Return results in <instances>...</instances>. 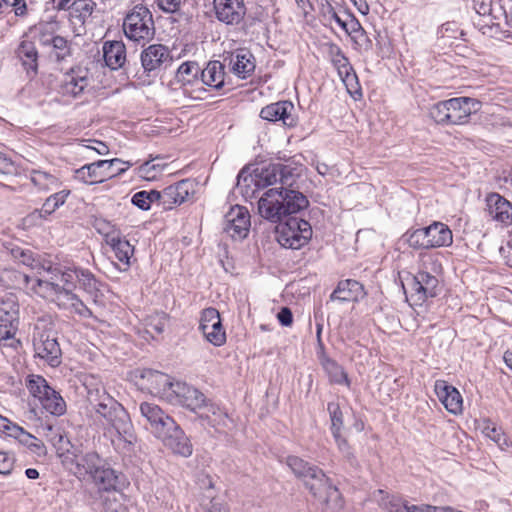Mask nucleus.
<instances>
[{"label":"nucleus","mask_w":512,"mask_h":512,"mask_svg":"<svg viewBox=\"0 0 512 512\" xmlns=\"http://www.w3.org/2000/svg\"><path fill=\"white\" fill-rule=\"evenodd\" d=\"M92 406L103 427L104 435L114 445L120 442L132 445L136 441L133 424L128 412L112 396H105Z\"/></svg>","instance_id":"3"},{"label":"nucleus","mask_w":512,"mask_h":512,"mask_svg":"<svg viewBox=\"0 0 512 512\" xmlns=\"http://www.w3.org/2000/svg\"><path fill=\"white\" fill-rule=\"evenodd\" d=\"M480 102L470 97H456L439 101L430 109V115L436 123L442 125H462L468 122L470 115L479 109Z\"/></svg>","instance_id":"5"},{"label":"nucleus","mask_w":512,"mask_h":512,"mask_svg":"<svg viewBox=\"0 0 512 512\" xmlns=\"http://www.w3.org/2000/svg\"><path fill=\"white\" fill-rule=\"evenodd\" d=\"M276 240L284 248L300 249L308 243L312 237V228L308 221L289 217L285 222L276 227Z\"/></svg>","instance_id":"9"},{"label":"nucleus","mask_w":512,"mask_h":512,"mask_svg":"<svg viewBox=\"0 0 512 512\" xmlns=\"http://www.w3.org/2000/svg\"><path fill=\"white\" fill-rule=\"evenodd\" d=\"M305 487L315 499L324 503L327 508L337 511L343 507L342 497L338 488L332 484L324 471L318 466L304 480Z\"/></svg>","instance_id":"7"},{"label":"nucleus","mask_w":512,"mask_h":512,"mask_svg":"<svg viewBox=\"0 0 512 512\" xmlns=\"http://www.w3.org/2000/svg\"><path fill=\"white\" fill-rule=\"evenodd\" d=\"M143 72L137 74L142 85L150 84L160 71L172 62L170 50L162 44H151L140 55Z\"/></svg>","instance_id":"10"},{"label":"nucleus","mask_w":512,"mask_h":512,"mask_svg":"<svg viewBox=\"0 0 512 512\" xmlns=\"http://www.w3.org/2000/svg\"><path fill=\"white\" fill-rule=\"evenodd\" d=\"M107 244L111 247L115 258L118 260V269L126 271L130 267V259L134 254V248L128 240L122 238L119 234L117 236H110Z\"/></svg>","instance_id":"33"},{"label":"nucleus","mask_w":512,"mask_h":512,"mask_svg":"<svg viewBox=\"0 0 512 512\" xmlns=\"http://www.w3.org/2000/svg\"><path fill=\"white\" fill-rule=\"evenodd\" d=\"M35 282L36 295L56 303L60 308L69 309L82 317H90L91 311L73 292L76 283L90 294L96 296L99 282L94 275L86 269L67 267L64 270H44Z\"/></svg>","instance_id":"1"},{"label":"nucleus","mask_w":512,"mask_h":512,"mask_svg":"<svg viewBox=\"0 0 512 512\" xmlns=\"http://www.w3.org/2000/svg\"><path fill=\"white\" fill-rule=\"evenodd\" d=\"M12 255L17 261L36 271L35 275H23L27 288L35 294V282L43 276L42 273H44V270L58 269V267H53L49 263H42L39 259L35 258L34 253L31 250L15 248L12 250Z\"/></svg>","instance_id":"22"},{"label":"nucleus","mask_w":512,"mask_h":512,"mask_svg":"<svg viewBox=\"0 0 512 512\" xmlns=\"http://www.w3.org/2000/svg\"><path fill=\"white\" fill-rule=\"evenodd\" d=\"M160 201V192L156 190L139 191L132 196L131 202L141 210H149L151 204Z\"/></svg>","instance_id":"50"},{"label":"nucleus","mask_w":512,"mask_h":512,"mask_svg":"<svg viewBox=\"0 0 512 512\" xmlns=\"http://www.w3.org/2000/svg\"><path fill=\"white\" fill-rule=\"evenodd\" d=\"M0 433L7 437L14 438L23 446H26L28 441L31 440L32 434L24 430L18 424L12 422L8 418L0 414Z\"/></svg>","instance_id":"38"},{"label":"nucleus","mask_w":512,"mask_h":512,"mask_svg":"<svg viewBox=\"0 0 512 512\" xmlns=\"http://www.w3.org/2000/svg\"><path fill=\"white\" fill-rule=\"evenodd\" d=\"M380 507L387 512H441L442 509L430 505H409L407 501L395 495L378 490L375 495Z\"/></svg>","instance_id":"23"},{"label":"nucleus","mask_w":512,"mask_h":512,"mask_svg":"<svg viewBox=\"0 0 512 512\" xmlns=\"http://www.w3.org/2000/svg\"><path fill=\"white\" fill-rule=\"evenodd\" d=\"M200 84L214 89H220L224 85V67L219 61H212L200 71Z\"/></svg>","instance_id":"36"},{"label":"nucleus","mask_w":512,"mask_h":512,"mask_svg":"<svg viewBox=\"0 0 512 512\" xmlns=\"http://www.w3.org/2000/svg\"><path fill=\"white\" fill-rule=\"evenodd\" d=\"M5 12L9 8H13L16 16H24L27 13L25 0H3Z\"/></svg>","instance_id":"63"},{"label":"nucleus","mask_w":512,"mask_h":512,"mask_svg":"<svg viewBox=\"0 0 512 512\" xmlns=\"http://www.w3.org/2000/svg\"><path fill=\"white\" fill-rule=\"evenodd\" d=\"M136 385L144 391L168 401L172 399L174 384L169 375L160 371L142 368L133 372Z\"/></svg>","instance_id":"12"},{"label":"nucleus","mask_w":512,"mask_h":512,"mask_svg":"<svg viewBox=\"0 0 512 512\" xmlns=\"http://www.w3.org/2000/svg\"><path fill=\"white\" fill-rule=\"evenodd\" d=\"M27 388L30 394L41 402L53 389L40 375H31L27 380Z\"/></svg>","instance_id":"44"},{"label":"nucleus","mask_w":512,"mask_h":512,"mask_svg":"<svg viewBox=\"0 0 512 512\" xmlns=\"http://www.w3.org/2000/svg\"><path fill=\"white\" fill-rule=\"evenodd\" d=\"M198 512H227V510L212 493H209L202 498Z\"/></svg>","instance_id":"58"},{"label":"nucleus","mask_w":512,"mask_h":512,"mask_svg":"<svg viewBox=\"0 0 512 512\" xmlns=\"http://www.w3.org/2000/svg\"><path fill=\"white\" fill-rule=\"evenodd\" d=\"M70 195V190H61L52 195H50L42 205L39 213L41 217H47L55 212L60 206H62L68 196Z\"/></svg>","instance_id":"45"},{"label":"nucleus","mask_w":512,"mask_h":512,"mask_svg":"<svg viewBox=\"0 0 512 512\" xmlns=\"http://www.w3.org/2000/svg\"><path fill=\"white\" fill-rule=\"evenodd\" d=\"M201 68L194 61H187L180 65L176 72V80L183 86L200 84Z\"/></svg>","instance_id":"39"},{"label":"nucleus","mask_w":512,"mask_h":512,"mask_svg":"<svg viewBox=\"0 0 512 512\" xmlns=\"http://www.w3.org/2000/svg\"><path fill=\"white\" fill-rule=\"evenodd\" d=\"M438 39L441 40L443 45H452L453 40H457L464 36L463 30L455 21H448L443 23L437 31Z\"/></svg>","instance_id":"43"},{"label":"nucleus","mask_w":512,"mask_h":512,"mask_svg":"<svg viewBox=\"0 0 512 512\" xmlns=\"http://www.w3.org/2000/svg\"><path fill=\"white\" fill-rule=\"evenodd\" d=\"M229 65L235 75L246 79L255 70L254 56L246 49H239L231 54Z\"/></svg>","instance_id":"32"},{"label":"nucleus","mask_w":512,"mask_h":512,"mask_svg":"<svg viewBox=\"0 0 512 512\" xmlns=\"http://www.w3.org/2000/svg\"><path fill=\"white\" fill-rule=\"evenodd\" d=\"M90 85L89 72L82 67L67 71L59 84L58 93L66 101L78 99Z\"/></svg>","instance_id":"14"},{"label":"nucleus","mask_w":512,"mask_h":512,"mask_svg":"<svg viewBox=\"0 0 512 512\" xmlns=\"http://www.w3.org/2000/svg\"><path fill=\"white\" fill-rule=\"evenodd\" d=\"M40 404L42 407L50 414L52 415H62L66 411V403L64 399L61 397V395L56 392L55 390H52L49 392V395H47Z\"/></svg>","instance_id":"46"},{"label":"nucleus","mask_w":512,"mask_h":512,"mask_svg":"<svg viewBox=\"0 0 512 512\" xmlns=\"http://www.w3.org/2000/svg\"><path fill=\"white\" fill-rule=\"evenodd\" d=\"M275 166L279 168V172L277 173L278 181L281 183V187L284 186H292L294 182V177L298 174L297 168L292 165V163H275Z\"/></svg>","instance_id":"52"},{"label":"nucleus","mask_w":512,"mask_h":512,"mask_svg":"<svg viewBox=\"0 0 512 512\" xmlns=\"http://www.w3.org/2000/svg\"><path fill=\"white\" fill-rule=\"evenodd\" d=\"M35 31L37 33L39 43L46 47L50 46V44L53 43L54 39L58 36L54 34L53 25L50 23L39 24L35 27Z\"/></svg>","instance_id":"57"},{"label":"nucleus","mask_w":512,"mask_h":512,"mask_svg":"<svg viewBox=\"0 0 512 512\" xmlns=\"http://www.w3.org/2000/svg\"><path fill=\"white\" fill-rule=\"evenodd\" d=\"M327 410H328L330 420H331V427H330L331 432L337 433L338 431H342L344 421H343V413H342L339 403L329 402L327 405Z\"/></svg>","instance_id":"53"},{"label":"nucleus","mask_w":512,"mask_h":512,"mask_svg":"<svg viewBox=\"0 0 512 512\" xmlns=\"http://www.w3.org/2000/svg\"><path fill=\"white\" fill-rule=\"evenodd\" d=\"M427 261L433 265V272L437 271V263L432 257H428L427 260L423 259L421 269L412 277L409 284L411 296L416 302H423L428 298L435 297L439 291L438 278L426 270Z\"/></svg>","instance_id":"13"},{"label":"nucleus","mask_w":512,"mask_h":512,"mask_svg":"<svg viewBox=\"0 0 512 512\" xmlns=\"http://www.w3.org/2000/svg\"><path fill=\"white\" fill-rule=\"evenodd\" d=\"M404 237L409 247L413 249H430L425 228L408 230Z\"/></svg>","instance_id":"49"},{"label":"nucleus","mask_w":512,"mask_h":512,"mask_svg":"<svg viewBox=\"0 0 512 512\" xmlns=\"http://www.w3.org/2000/svg\"><path fill=\"white\" fill-rule=\"evenodd\" d=\"M163 167L159 164H155L154 161H146L141 164L137 169V175L140 178L151 181L155 180L162 172Z\"/></svg>","instance_id":"56"},{"label":"nucleus","mask_w":512,"mask_h":512,"mask_svg":"<svg viewBox=\"0 0 512 512\" xmlns=\"http://www.w3.org/2000/svg\"><path fill=\"white\" fill-rule=\"evenodd\" d=\"M125 36L134 42H148L155 34L154 22L149 9L143 5L134 6L123 20Z\"/></svg>","instance_id":"8"},{"label":"nucleus","mask_w":512,"mask_h":512,"mask_svg":"<svg viewBox=\"0 0 512 512\" xmlns=\"http://www.w3.org/2000/svg\"><path fill=\"white\" fill-rule=\"evenodd\" d=\"M430 249L448 247L453 242V234L448 225L443 222L434 221L424 227Z\"/></svg>","instance_id":"31"},{"label":"nucleus","mask_w":512,"mask_h":512,"mask_svg":"<svg viewBox=\"0 0 512 512\" xmlns=\"http://www.w3.org/2000/svg\"><path fill=\"white\" fill-rule=\"evenodd\" d=\"M197 415L216 431L222 432L231 422L228 413L218 404L205 400Z\"/></svg>","instance_id":"25"},{"label":"nucleus","mask_w":512,"mask_h":512,"mask_svg":"<svg viewBox=\"0 0 512 512\" xmlns=\"http://www.w3.org/2000/svg\"><path fill=\"white\" fill-rule=\"evenodd\" d=\"M328 56L334 68L337 70L340 78L348 84L350 81L356 78L353 68L348 58L343 53L342 49L334 43L328 45Z\"/></svg>","instance_id":"30"},{"label":"nucleus","mask_w":512,"mask_h":512,"mask_svg":"<svg viewBox=\"0 0 512 512\" xmlns=\"http://www.w3.org/2000/svg\"><path fill=\"white\" fill-rule=\"evenodd\" d=\"M158 438L161 439L164 445L174 454H178L182 457L192 455L193 446L177 423H175V428H171L168 433Z\"/></svg>","instance_id":"27"},{"label":"nucleus","mask_w":512,"mask_h":512,"mask_svg":"<svg viewBox=\"0 0 512 512\" xmlns=\"http://www.w3.org/2000/svg\"><path fill=\"white\" fill-rule=\"evenodd\" d=\"M473 9L479 17L489 19V22L483 25L480 22H475V26L483 34L489 33L495 25V17L492 15V0H473Z\"/></svg>","instance_id":"40"},{"label":"nucleus","mask_w":512,"mask_h":512,"mask_svg":"<svg viewBox=\"0 0 512 512\" xmlns=\"http://www.w3.org/2000/svg\"><path fill=\"white\" fill-rule=\"evenodd\" d=\"M286 464L292 471V473L299 479L304 480L309 476L312 469H315L317 466L310 464L304 459L298 456H288L286 458Z\"/></svg>","instance_id":"47"},{"label":"nucleus","mask_w":512,"mask_h":512,"mask_svg":"<svg viewBox=\"0 0 512 512\" xmlns=\"http://www.w3.org/2000/svg\"><path fill=\"white\" fill-rule=\"evenodd\" d=\"M16 56L29 77H34L38 71L39 53L35 43L22 39L16 49Z\"/></svg>","instance_id":"28"},{"label":"nucleus","mask_w":512,"mask_h":512,"mask_svg":"<svg viewBox=\"0 0 512 512\" xmlns=\"http://www.w3.org/2000/svg\"><path fill=\"white\" fill-rule=\"evenodd\" d=\"M361 28L362 25L359 20L353 14L346 13L345 22L342 29L347 33V35L350 37Z\"/></svg>","instance_id":"62"},{"label":"nucleus","mask_w":512,"mask_h":512,"mask_svg":"<svg viewBox=\"0 0 512 512\" xmlns=\"http://www.w3.org/2000/svg\"><path fill=\"white\" fill-rule=\"evenodd\" d=\"M33 346L35 355L45 360L50 366L60 364L61 349L57 339L47 332H39L34 336Z\"/></svg>","instance_id":"21"},{"label":"nucleus","mask_w":512,"mask_h":512,"mask_svg":"<svg viewBox=\"0 0 512 512\" xmlns=\"http://www.w3.org/2000/svg\"><path fill=\"white\" fill-rule=\"evenodd\" d=\"M294 105L290 101H279L262 108L260 117L267 121H282L286 126L294 125V118L292 117V111Z\"/></svg>","instance_id":"29"},{"label":"nucleus","mask_w":512,"mask_h":512,"mask_svg":"<svg viewBox=\"0 0 512 512\" xmlns=\"http://www.w3.org/2000/svg\"><path fill=\"white\" fill-rule=\"evenodd\" d=\"M83 385L87 392V399L92 405L104 398L110 396L101 381V379L95 375H87L83 379Z\"/></svg>","instance_id":"41"},{"label":"nucleus","mask_w":512,"mask_h":512,"mask_svg":"<svg viewBox=\"0 0 512 512\" xmlns=\"http://www.w3.org/2000/svg\"><path fill=\"white\" fill-rule=\"evenodd\" d=\"M279 168L275 163L258 166L250 171L249 167H244L237 176V188L242 194L248 195L251 186V193L254 194L256 190L264 189L278 182L277 173Z\"/></svg>","instance_id":"11"},{"label":"nucleus","mask_w":512,"mask_h":512,"mask_svg":"<svg viewBox=\"0 0 512 512\" xmlns=\"http://www.w3.org/2000/svg\"><path fill=\"white\" fill-rule=\"evenodd\" d=\"M485 216L496 227L512 225V203L499 193H490L485 198Z\"/></svg>","instance_id":"16"},{"label":"nucleus","mask_w":512,"mask_h":512,"mask_svg":"<svg viewBox=\"0 0 512 512\" xmlns=\"http://www.w3.org/2000/svg\"><path fill=\"white\" fill-rule=\"evenodd\" d=\"M362 294V285L356 280L347 279L338 283L336 289L330 295V299L332 301L350 302L356 301Z\"/></svg>","instance_id":"35"},{"label":"nucleus","mask_w":512,"mask_h":512,"mask_svg":"<svg viewBox=\"0 0 512 512\" xmlns=\"http://www.w3.org/2000/svg\"><path fill=\"white\" fill-rule=\"evenodd\" d=\"M49 47L51 48V56L57 61H63L71 55L70 43L62 36H57Z\"/></svg>","instance_id":"51"},{"label":"nucleus","mask_w":512,"mask_h":512,"mask_svg":"<svg viewBox=\"0 0 512 512\" xmlns=\"http://www.w3.org/2000/svg\"><path fill=\"white\" fill-rule=\"evenodd\" d=\"M141 416L149 424V429L157 438L175 428V421L165 413L157 404L152 402H142L139 406Z\"/></svg>","instance_id":"18"},{"label":"nucleus","mask_w":512,"mask_h":512,"mask_svg":"<svg viewBox=\"0 0 512 512\" xmlns=\"http://www.w3.org/2000/svg\"><path fill=\"white\" fill-rule=\"evenodd\" d=\"M251 226L250 213L244 206H232L223 220V230L235 240H243L248 236Z\"/></svg>","instance_id":"17"},{"label":"nucleus","mask_w":512,"mask_h":512,"mask_svg":"<svg viewBox=\"0 0 512 512\" xmlns=\"http://www.w3.org/2000/svg\"><path fill=\"white\" fill-rule=\"evenodd\" d=\"M18 318L0 315V341L12 338L17 331Z\"/></svg>","instance_id":"54"},{"label":"nucleus","mask_w":512,"mask_h":512,"mask_svg":"<svg viewBox=\"0 0 512 512\" xmlns=\"http://www.w3.org/2000/svg\"><path fill=\"white\" fill-rule=\"evenodd\" d=\"M131 166V162L118 158L98 160L75 170L74 178L84 184L93 185L120 175Z\"/></svg>","instance_id":"6"},{"label":"nucleus","mask_w":512,"mask_h":512,"mask_svg":"<svg viewBox=\"0 0 512 512\" xmlns=\"http://www.w3.org/2000/svg\"><path fill=\"white\" fill-rule=\"evenodd\" d=\"M322 366L332 383L344 384L347 387L350 386L347 373L336 361L330 358H324L322 360Z\"/></svg>","instance_id":"42"},{"label":"nucleus","mask_w":512,"mask_h":512,"mask_svg":"<svg viewBox=\"0 0 512 512\" xmlns=\"http://www.w3.org/2000/svg\"><path fill=\"white\" fill-rule=\"evenodd\" d=\"M171 392L172 399L167 402L185 407L196 414L206 400L202 392L184 382H175Z\"/></svg>","instance_id":"19"},{"label":"nucleus","mask_w":512,"mask_h":512,"mask_svg":"<svg viewBox=\"0 0 512 512\" xmlns=\"http://www.w3.org/2000/svg\"><path fill=\"white\" fill-rule=\"evenodd\" d=\"M213 8L217 20L226 25H238L246 15L243 0H213Z\"/></svg>","instance_id":"20"},{"label":"nucleus","mask_w":512,"mask_h":512,"mask_svg":"<svg viewBox=\"0 0 512 512\" xmlns=\"http://www.w3.org/2000/svg\"><path fill=\"white\" fill-rule=\"evenodd\" d=\"M95 9V2L93 0H77L72 11L69 13L70 17L78 20L84 24L85 21L92 15Z\"/></svg>","instance_id":"48"},{"label":"nucleus","mask_w":512,"mask_h":512,"mask_svg":"<svg viewBox=\"0 0 512 512\" xmlns=\"http://www.w3.org/2000/svg\"><path fill=\"white\" fill-rule=\"evenodd\" d=\"M435 393L448 412L454 415L462 412L463 399L454 386L449 385L446 381L438 380L435 382Z\"/></svg>","instance_id":"26"},{"label":"nucleus","mask_w":512,"mask_h":512,"mask_svg":"<svg viewBox=\"0 0 512 512\" xmlns=\"http://www.w3.org/2000/svg\"><path fill=\"white\" fill-rule=\"evenodd\" d=\"M350 38L355 49L369 50L372 46V42L363 27L351 35Z\"/></svg>","instance_id":"59"},{"label":"nucleus","mask_w":512,"mask_h":512,"mask_svg":"<svg viewBox=\"0 0 512 512\" xmlns=\"http://www.w3.org/2000/svg\"><path fill=\"white\" fill-rule=\"evenodd\" d=\"M481 429L484 436L489 438L493 442H496V439H498V437L503 432V430L500 427H497L490 420H484Z\"/></svg>","instance_id":"61"},{"label":"nucleus","mask_w":512,"mask_h":512,"mask_svg":"<svg viewBox=\"0 0 512 512\" xmlns=\"http://www.w3.org/2000/svg\"><path fill=\"white\" fill-rule=\"evenodd\" d=\"M307 205V198L298 191L270 188L258 200V213L263 219L278 223L286 215L295 214Z\"/></svg>","instance_id":"4"},{"label":"nucleus","mask_w":512,"mask_h":512,"mask_svg":"<svg viewBox=\"0 0 512 512\" xmlns=\"http://www.w3.org/2000/svg\"><path fill=\"white\" fill-rule=\"evenodd\" d=\"M194 182L185 179L166 187L160 192V201L165 209H172L176 205L184 203L194 194Z\"/></svg>","instance_id":"24"},{"label":"nucleus","mask_w":512,"mask_h":512,"mask_svg":"<svg viewBox=\"0 0 512 512\" xmlns=\"http://www.w3.org/2000/svg\"><path fill=\"white\" fill-rule=\"evenodd\" d=\"M19 305L14 294L6 295L0 302V315L18 318Z\"/></svg>","instance_id":"55"},{"label":"nucleus","mask_w":512,"mask_h":512,"mask_svg":"<svg viewBox=\"0 0 512 512\" xmlns=\"http://www.w3.org/2000/svg\"><path fill=\"white\" fill-rule=\"evenodd\" d=\"M63 462L77 479L92 484L98 492H116L121 488L122 473L95 451L67 455Z\"/></svg>","instance_id":"2"},{"label":"nucleus","mask_w":512,"mask_h":512,"mask_svg":"<svg viewBox=\"0 0 512 512\" xmlns=\"http://www.w3.org/2000/svg\"><path fill=\"white\" fill-rule=\"evenodd\" d=\"M15 463V458L12 454L0 451V475L11 474Z\"/></svg>","instance_id":"60"},{"label":"nucleus","mask_w":512,"mask_h":512,"mask_svg":"<svg viewBox=\"0 0 512 512\" xmlns=\"http://www.w3.org/2000/svg\"><path fill=\"white\" fill-rule=\"evenodd\" d=\"M105 64L112 70L121 68L126 62V46L122 41H106L103 44Z\"/></svg>","instance_id":"34"},{"label":"nucleus","mask_w":512,"mask_h":512,"mask_svg":"<svg viewBox=\"0 0 512 512\" xmlns=\"http://www.w3.org/2000/svg\"><path fill=\"white\" fill-rule=\"evenodd\" d=\"M342 431L333 432L332 435L335 439V442L338 446V449L340 452L346 457L347 459H351L353 457V453L351 451V448L347 442V440L342 436Z\"/></svg>","instance_id":"64"},{"label":"nucleus","mask_w":512,"mask_h":512,"mask_svg":"<svg viewBox=\"0 0 512 512\" xmlns=\"http://www.w3.org/2000/svg\"><path fill=\"white\" fill-rule=\"evenodd\" d=\"M29 178L39 191L47 192L58 189L61 185V181L56 175L43 170L33 169Z\"/></svg>","instance_id":"37"},{"label":"nucleus","mask_w":512,"mask_h":512,"mask_svg":"<svg viewBox=\"0 0 512 512\" xmlns=\"http://www.w3.org/2000/svg\"><path fill=\"white\" fill-rule=\"evenodd\" d=\"M199 330L205 340L215 347H221L226 343V331L216 308L208 307L201 312Z\"/></svg>","instance_id":"15"}]
</instances>
